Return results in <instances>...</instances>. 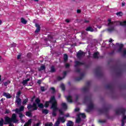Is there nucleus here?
Returning <instances> with one entry per match:
<instances>
[{"instance_id": "1", "label": "nucleus", "mask_w": 126, "mask_h": 126, "mask_svg": "<svg viewBox=\"0 0 126 126\" xmlns=\"http://www.w3.org/2000/svg\"><path fill=\"white\" fill-rule=\"evenodd\" d=\"M50 103L52 104L50 109L53 110L52 116L53 117H56L57 116V111L59 110V108H58V102H57L55 96H51L49 101H46L44 107L48 108L50 105Z\"/></svg>"}, {"instance_id": "2", "label": "nucleus", "mask_w": 126, "mask_h": 126, "mask_svg": "<svg viewBox=\"0 0 126 126\" xmlns=\"http://www.w3.org/2000/svg\"><path fill=\"white\" fill-rule=\"evenodd\" d=\"M38 107L40 109H44V104L41 103V100L39 98L35 99V103L33 102L32 105L30 104H28L27 108L28 110H30V109H32V111H37V110H38Z\"/></svg>"}, {"instance_id": "3", "label": "nucleus", "mask_w": 126, "mask_h": 126, "mask_svg": "<svg viewBox=\"0 0 126 126\" xmlns=\"http://www.w3.org/2000/svg\"><path fill=\"white\" fill-rule=\"evenodd\" d=\"M17 118L16 114L15 113L12 115L11 118L8 116H6L4 117V125H9L11 126V125H12V124H11L12 122L14 123V124H16V123L18 122V120H17Z\"/></svg>"}, {"instance_id": "4", "label": "nucleus", "mask_w": 126, "mask_h": 126, "mask_svg": "<svg viewBox=\"0 0 126 126\" xmlns=\"http://www.w3.org/2000/svg\"><path fill=\"white\" fill-rule=\"evenodd\" d=\"M87 102H90L88 105V108L86 110L87 113H89L91 111H92L94 109V104L92 102L91 96H86L84 97V103H86Z\"/></svg>"}, {"instance_id": "5", "label": "nucleus", "mask_w": 126, "mask_h": 126, "mask_svg": "<svg viewBox=\"0 0 126 126\" xmlns=\"http://www.w3.org/2000/svg\"><path fill=\"white\" fill-rule=\"evenodd\" d=\"M126 109L121 107L115 111L116 115H122L123 118L126 117Z\"/></svg>"}, {"instance_id": "6", "label": "nucleus", "mask_w": 126, "mask_h": 126, "mask_svg": "<svg viewBox=\"0 0 126 126\" xmlns=\"http://www.w3.org/2000/svg\"><path fill=\"white\" fill-rule=\"evenodd\" d=\"M94 71L96 75H97V76H99V77H102V76L104 75L103 72H102L101 68L100 66L97 67L94 69Z\"/></svg>"}, {"instance_id": "7", "label": "nucleus", "mask_w": 126, "mask_h": 126, "mask_svg": "<svg viewBox=\"0 0 126 126\" xmlns=\"http://www.w3.org/2000/svg\"><path fill=\"white\" fill-rule=\"evenodd\" d=\"M110 110V107H104L102 109H98V112L99 114H105L106 117H108V113Z\"/></svg>"}, {"instance_id": "8", "label": "nucleus", "mask_w": 126, "mask_h": 126, "mask_svg": "<svg viewBox=\"0 0 126 126\" xmlns=\"http://www.w3.org/2000/svg\"><path fill=\"white\" fill-rule=\"evenodd\" d=\"M114 67L116 70H118L116 73L117 75H121L122 74V66L121 65H116Z\"/></svg>"}, {"instance_id": "9", "label": "nucleus", "mask_w": 126, "mask_h": 126, "mask_svg": "<svg viewBox=\"0 0 126 126\" xmlns=\"http://www.w3.org/2000/svg\"><path fill=\"white\" fill-rule=\"evenodd\" d=\"M84 56H85V52L81 50H79V51L77 53L76 57L78 59H81V57H84Z\"/></svg>"}, {"instance_id": "10", "label": "nucleus", "mask_w": 126, "mask_h": 126, "mask_svg": "<svg viewBox=\"0 0 126 126\" xmlns=\"http://www.w3.org/2000/svg\"><path fill=\"white\" fill-rule=\"evenodd\" d=\"M86 63L84 62H80L78 61H76L75 62V67H77V66H79L80 65H85Z\"/></svg>"}, {"instance_id": "11", "label": "nucleus", "mask_w": 126, "mask_h": 126, "mask_svg": "<svg viewBox=\"0 0 126 126\" xmlns=\"http://www.w3.org/2000/svg\"><path fill=\"white\" fill-rule=\"evenodd\" d=\"M35 27L36 28V29L34 31L35 33H39L41 31V26L39 24H35Z\"/></svg>"}, {"instance_id": "12", "label": "nucleus", "mask_w": 126, "mask_h": 126, "mask_svg": "<svg viewBox=\"0 0 126 126\" xmlns=\"http://www.w3.org/2000/svg\"><path fill=\"white\" fill-rule=\"evenodd\" d=\"M105 88H106V89L113 90L114 89V85L112 83L107 84L106 85Z\"/></svg>"}, {"instance_id": "13", "label": "nucleus", "mask_w": 126, "mask_h": 126, "mask_svg": "<svg viewBox=\"0 0 126 126\" xmlns=\"http://www.w3.org/2000/svg\"><path fill=\"white\" fill-rule=\"evenodd\" d=\"M83 77H84V73H81L80 76L79 77H77L75 79V81H80L82 79H83Z\"/></svg>"}, {"instance_id": "14", "label": "nucleus", "mask_w": 126, "mask_h": 126, "mask_svg": "<svg viewBox=\"0 0 126 126\" xmlns=\"http://www.w3.org/2000/svg\"><path fill=\"white\" fill-rule=\"evenodd\" d=\"M29 111H27L26 113V116H27V117H29V118H32V113L31 112L34 111L33 110V109L32 110H30V109H29Z\"/></svg>"}, {"instance_id": "15", "label": "nucleus", "mask_w": 126, "mask_h": 126, "mask_svg": "<svg viewBox=\"0 0 126 126\" xmlns=\"http://www.w3.org/2000/svg\"><path fill=\"white\" fill-rule=\"evenodd\" d=\"M16 99L15 102L17 103L18 106H20L21 105V98L20 97H16Z\"/></svg>"}, {"instance_id": "16", "label": "nucleus", "mask_w": 126, "mask_h": 126, "mask_svg": "<svg viewBox=\"0 0 126 126\" xmlns=\"http://www.w3.org/2000/svg\"><path fill=\"white\" fill-rule=\"evenodd\" d=\"M3 95L4 96V97H6L7 99H10V98H11V95L8 93H3Z\"/></svg>"}, {"instance_id": "17", "label": "nucleus", "mask_w": 126, "mask_h": 126, "mask_svg": "<svg viewBox=\"0 0 126 126\" xmlns=\"http://www.w3.org/2000/svg\"><path fill=\"white\" fill-rule=\"evenodd\" d=\"M123 48H124V44H119V48L118 50L119 53H122V52H123Z\"/></svg>"}, {"instance_id": "18", "label": "nucleus", "mask_w": 126, "mask_h": 126, "mask_svg": "<svg viewBox=\"0 0 126 126\" xmlns=\"http://www.w3.org/2000/svg\"><path fill=\"white\" fill-rule=\"evenodd\" d=\"M116 22H117V23H119L120 25H121V26H126V21H124L123 22L118 21Z\"/></svg>"}, {"instance_id": "19", "label": "nucleus", "mask_w": 126, "mask_h": 126, "mask_svg": "<svg viewBox=\"0 0 126 126\" xmlns=\"http://www.w3.org/2000/svg\"><path fill=\"white\" fill-rule=\"evenodd\" d=\"M31 124H32V119H30L27 123H25L24 126H29L31 125Z\"/></svg>"}, {"instance_id": "20", "label": "nucleus", "mask_w": 126, "mask_h": 126, "mask_svg": "<svg viewBox=\"0 0 126 126\" xmlns=\"http://www.w3.org/2000/svg\"><path fill=\"white\" fill-rule=\"evenodd\" d=\"M68 60V56H67V54H64L63 56L64 63H66Z\"/></svg>"}, {"instance_id": "21", "label": "nucleus", "mask_w": 126, "mask_h": 126, "mask_svg": "<svg viewBox=\"0 0 126 126\" xmlns=\"http://www.w3.org/2000/svg\"><path fill=\"white\" fill-rule=\"evenodd\" d=\"M67 101L69 103H72V97L71 95H68L67 97Z\"/></svg>"}, {"instance_id": "22", "label": "nucleus", "mask_w": 126, "mask_h": 126, "mask_svg": "<svg viewBox=\"0 0 126 126\" xmlns=\"http://www.w3.org/2000/svg\"><path fill=\"white\" fill-rule=\"evenodd\" d=\"M99 52H94L93 55L94 59H98L99 58Z\"/></svg>"}, {"instance_id": "23", "label": "nucleus", "mask_w": 126, "mask_h": 126, "mask_svg": "<svg viewBox=\"0 0 126 126\" xmlns=\"http://www.w3.org/2000/svg\"><path fill=\"white\" fill-rule=\"evenodd\" d=\"M61 106L64 110H67V105H66V103H62L61 104Z\"/></svg>"}, {"instance_id": "24", "label": "nucleus", "mask_w": 126, "mask_h": 126, "mask_svg": "<svg viewBox=\"0 0 126 126\" xmlns=\"http://www.w3.org/2000/svg\"><path fill=\"white\" fill-rule=\"evenodd\" d=\"M86 31L90 32H94V29L92 28L91 27H89L86 28Z\"/></svg>"}, {"instance_id": "25", "label": "nucleus", "mask_w": 126, "mask_h": 126, "mask_svg": "<svg viewBox=\"0 0 126 126\" xmlns=\"http://www.w3.org/2000/svg\"><path fill=\"white\" fill-rule=\"evenodd\" d=\"M74 124L71 121H68L67 123L66 124V126H73Z\"/></svg>"}, {"instance_id": "26", "label": "nucleus", "mask_w": 126, "mask_h": 126, "mask_svg": "<svg viewBox=\"0 0 126 126\" xmlns=\"http://www.w3.org/2000/svg\"><path fill=\"white\" fill-rule=\"evenodd\" d=\"M42 113L45 115H48V114H49V110L42 108Z\"/></svg>"}, {"instance_id": "27", "label": "nucleus", "mask_w": 126, "mask_h": 126, "mask_svg": "<svg viewBox=\"0 0 126 126\" xmlns=\"http://www.w3.org/2000/svg\"><path fill=\"white\" fill-rule=\"evenodd\" d=\"M46 69V66L45 65H41L40 67L38 68V71H42V70H45Z\"/></svg>"}, {"instance_id": "28", "label": "nucleus", "mask_w": 126, "mask_h": 126, "mask_svg": "<svg viewBox=\"0 0 126 126\" xmlns=\"http://www.w3.org/2000/svg\"><path fill=\"white\" fill-rule=\"evenodd\" d=\"M89 90V87H85L82 89V91L83 92H87Z\"/></svg>"}, {"instance_id": "29", "label": "nucleus", "mask_w": 126, "mask_h": 126, "mask_svg": "<svg viewBox=\"0 0 126 126\" xmlns=\"http://www.w3.org/2000/svg\"><path fill=\"white\" fill-rule=\"evenodd\" d=\"M58 120L60 121V122H62L63 124L65 122V120L64 119V117H59L58 118Z\"/></svg>"}, {"instance_id": "30", "label": "nucleus", "mask_w": 126, "mask_h": 126, "mask_svg": "<svg viewBox=\"0 0 126 126\" xmlns=\"http://www.w3.org/2000/svg\"><path fill=\"white\" fill-rule=\"evenodd\" d=\"M21 21L23 24H27V21L24 18H21Z\"/></svg>"}, {"instance_id": "31", "label": "nucleus", "mask_w": 126, "mask_h": 126, "mask_svg": "<svg viewBox=\"0 0 126 126\" xmlns=\"http://www.w3.org/2000/svg\"><path fill=\"white\" fill-rule=\"evenodd\" d=\"M81 122V118H80V117L79 116L76 119V123L77 124H80V123Z\"/></svg>"}, {"instance_id": "32", "label": "nucleus", "mask_w": 126, "mask_h": 126, "mask_svg": "<svg viewBox=\"0 0 126 126\" xmlns=\"http://www.w3.org/2000/svg\"><path fill=\"white\" fill-rule=\"evenodd\" d=\"M108 21L109 22L108 26L110 27L111 25H114V22H112V19H109Z\"/></svg>"}, {"instance_id": "33", "label": "nucleus", "mask_w": 126, "mask_h": 126, "mask_svg": "<svg viewBox=\"0 0 126 126\" xmlns=\"http://www.w3.org/2000/svg\"><path fill=\"white\" fill-rule=\"evenodd\" d=\"M125 120H126V116L123 117L122 120L121 126H125Z\"/></svg>"}, {"instance_id": "34", "label": "nucleus", "mask_w": 126, "mask_h": 126, "mask_svg": "<svg viewBox=\"0 0 126 126\" xmlns=\"http://www.w3.org/2000/svg\"><path fill=\"white\" fill-rule=\"evenodd\" d=\"M61 124V121L58 119L57 122L55 123V126H60Z\"/></svg>"}, {"instance_id": "35", "label": "nucleus", "mask_w": 126, "mask_h": 126, "mask_svg": "<svg viewBox=\"0 0 126 126\" xmlns=\"http://www.w3.org/2000/svg\"><path fill=\"white\" fill-rule=\"evenodd\" d=\"M108 31H109V32H112L115 30V28L114 27V26L111 27L109 28L108 29Z\"/></svg>"}, {"instance_id": "36", "label": "nucleus", "mask_w": 126, "mask_h": 126, "mask_svg": "<svg viewBox=\"0 0 126 126\" xmlns=\"http://www.w3.org/2000/svg\"><path fill=\"white\" fill-rule=\"evenodd\" d=\"M20 95H21V92L20 91H19L17 93L16 98H19L20 97Z\"/></svg>"}, {"instance_id": "37", "label": "nucleus", "mask_w": 126, "mask_h": 126, "mask_svg": "<svg viewBox=\"0 0 126 126\" xmlns=\"http://www.w3.org/2000/svg\"><path fill=\"white\" fill-rule=\"evenodd\" d=\"M3 124H4V121H3V119L1 118L0 121V126H3Z\"/></svg>"}, {"instance_id": "38", "label": "nucleus", "mask_w": 126, "mask_h": 126, "mask_svg": "<svg viewBox=\"0 0 126 126\" xmlns=\"http://www.w3.org/2000/svg\"><path fill=\"white\" fill-rule=\"evenodd\" d=\"M51 72H56V69L55 68V66H51Z\"/></svg>"}, {"instance_id": "39", "label": "nucleus", "mask_w": 126, "mask_h": 126, "mask_svg": "<svg viewBox=\"0 0 126 126\" xmlns=\"http://www.w3.org/2000/svg\"><path fill=\"white\" fill-rule=\"evenodd\" d=\"M123 14H124L122 13V12L121 11L116 13V15H117V16H123Z\"/></svg>"}, {"instance_id": "40", "label": "nucleus", "mask_w": 126, "mask_h": 126, "mask_svg": "<svg viewBox=\"0 0 126 126\" xmlns=\"http://www.w3.org/2000/svg\"><path fill=\"white\" fill-rule=\"evenodd\" d=\"M61 88H62L63 91H64L65 90V87L63 84H61Z\"/></svg>"}, {"instance_id": "41", "label": "nucleus", "mask_w": 126, "mask_h": 126, "mask_svg": "<svg viewBox=\"0 0 126 126\" xmlns=\"http://www.w3.org/2000/svg\"><path fill=\"white\" fill-rule=\"evenodd\" d=\"M27 102H28V98L24 99V100L23 101V104L26 105V104H27Z\"/></svg>"}, {"instance_id": "42", "label": "nucleus", "mask_w": 126, "mask_h": 126, "mask_svg": "<svg viewBox=\"0 0 126 126\" xmlns=\"http://www.w3.org/2000/svg\"><path fill=\"white\" fill-rule=\"evenodd\" d=\"M80 115L81 116V118L83 119H85V118H86V115L85 113H81L80 114Z\"/></svg>"}, {"instance_id": "43", "label": "nucleus", "mask_w": 126, "mask_h": 126, "mask_svg": "<svg viewBox=\"0 0 126 126\" xmlns=\"http://www.w3.org/2000/svg\"><path fill=\"white\" fill-rule=\"evenodd\" d=\"M67 74V72H66V71H64L63 72V78H65Z\"/></svg>"}, {"instance_id": "44", "label": "nucleus", "mask_w": 126, "mask_h": 126, "mask_svg": "<svg viewBox=\"0 0 126 126\" xmlns=\"http://www.w3.org/2000/svg\"><path fill=\"white\" fill-rule=\"evenodd\" d=\"M51 90H52V94H55V93H56V89H55V88L52 87L51 88Z\"/></svg>"}, {"instance_id": "45", "label": "nucleus", "mask_w": 126, "mask_h": 126, "mask_svg": "<svg viewBox=\"0 0 126 126\" xmlns=\"http://www.w3.org/2000/svg\"><path fill=\"white\" fill-rule=\"evenodd\" d=\"M9 83H10V81H7L4 83V86H7V85H8V84H9Z\"/></svg>"}, {"instance_id": "46", "label": "nucleus", "mask_w": 126, "mask_h": 126, "mask_svg": "<svg viewBox=\"0 0 126 126\" xmlns=\"http://www.w3.org/2000/svg\"><path fill=\"white\" fill-rule=\"evenodd\" d=\"M40 90L42 92H45L46 89H45V87H40Z\"/></svg>"}, {"instance_id": "47", "label": "nucleus", "mask_w": 126, "mask_h": 126, "mask_svg": "<svg viewBox=\"0 0 126 126\" xmlns=\"http://www.w3.org/2000/svg\"><path fill=\"white\" fill-rule=\"evenodd\" d=\"M63 77H62L61 76H58L57 77V80H58V81H61V80H63Z\"/></svg>"}, {"instance_id": "48", "label": "nucleus", "mask_w": 126, "mask_h": 126, "mask_svg": "<svg viewBox=\"0 0 126 126\" xmlns=\"http://www.w3.org/2000/svg\"><path fill=\"white\" fill-rule=\"evenodd\" d=\"M114 54H115V51L113 50L111 52H109L108 53V55H109V56H113V55H114Z\"/></svg>"}, {"instance_id": "49", "label": "nucleus", "mask_w": 126, "mask_h": 126, "mask_svg": "<svg viewBox=\"0 0 126 126\" xmlns=\"http://www.w3.org/2000/svg\"><path fill=\"white\" fill-rule=\"evenodd\" d=\"M28 82L26 81V80H24L22 82V84L23 85H26V84H27Z\"/></svg>"}, {"instance_id": "50", "label": "nucleus", "mask_w": 126, "mask_h": 126, "mask_svg": "<svg viewBox=\"0 0 126 126\" xmlns=\"http://www.w3.org/2000/svg\"><path fill=\"white\" fill-rule=\"evenodd\" d=\"M19 110L20 112H22L23 111H24V106H22L20 107Z\"/></svg>"}, {"instance_id": "51", "label": "nucleus", "mask_w": 126, "mask_h": 126, "mask_svg": "<svg viewBox=\"0 0 126 126\" xmlns=\"http://www.w3.org/2000/svg\"><path fill=\"white\" fill-rule=\"evenodd\" d=\"M90 84H91L90 81L87 82V83H86L87 86L86 87H88L89 88V87H90Z\"/></svg>"}, {"instance_id": "52", "label": "nucleus", "mask_w": 126, "mask_h": 126, "mask_svg": "<svg viewBox=\"0 0 126 126\" xmlns=\"http://www.w3.org/2000/svg\"><path fill=\"white\" fill-rule=\"evenodd\" d=\"M69 66H70V64H69V63H66L65 64V67L66 68H68L69 67Z\"/></svg>"}, {"instance_id": "53", "label": "nucleus", "mask_w": 126, "mask_h": 126, "mask_svg": "<svg viewBox=\"0 0 126 126\" xmlns=\"http://www.w3.org/2000/svg\"><path fill=\"white\" fill-rule=\"evenodd\" d=\"M59 112L60 115H63V114H64L63 111L62 110L59 109Z\"/></svg>"}, {"instance_id": "54", "label": "nucleus", "mask_w": 126, "mask_h": 126, "mask_svg": "<svg viewBox=\"0 0 126 126\" xmlns=\"http://www.w3.org/2000/svg\"><path fill=\"white\" fill-rule=\"evenodd\" d=\"M19 117L20 119H22L23 118V114L22 113H19Z\"/></svg>"}, {"instance_id": "55", "label": "nucleus", "mask_w": 126, "mask_h": 126, "mask_svg": "<svg viewBox=\"0 0 126 126\" xmlns=\"http://www.w3.org/2000/svg\"><path fill=\"white\" fill-rule=\"evenodd\" d=\"M45 126H53V123L46 124Z\"/></svg>"}, {"instance_id": "56", "label": "nucleus", "mask_w": 126, "mask_h": 126, "mask_svg": "<svg viewBox=\"0 0 126 126\" xmlns=\"http://www.w3.org/2000/svg\"><path fill=\"white\" fill-rule=\"evenodd\" d=\"M99 123H106V122H107V120H99Z\"/></svg>"}, {"instance_id": "57", "label": "nucleus", "mask_w": 126, "mask_h": 126, "mask_svg": "<svg viewBox=\"0 0 126 126\" xmlns=\"http://www.w3.org/2000/svg\"><path fill=\"white\" fill-rule=\"evenodd\" d=\"M15 112L16 113H17V114H18V113L20 112V110L18 108H16L15 110Z\"/></svg>"}, {"instance_id": "58", "label": "nucleus", "mask_w": 126, "mask_h": 126, "mask_svg": "<svg viewBox=\"0 0 126 126\" xmlns=\"http://www.w3.org/2000/svg\"><path fill=\"white\" fill-rule=\"evenodd\" d=\"M40 125H41V122H38L36 124H34L33 126H39Z\"/></svg>"}, {"instance_id": "59", "label": "nucleus", "mask_w": 126, "mask_h": 126, "mask_svg": "<svg viewBox=\"0 0 126 126\" xmlns=\"http://www.w3.org/2000/svg\"><path fill=\"white\" fill-rule=\"evenodd\" d=\"M37 83L38 84H39V85H40V84H41V83H42V80L39 79L37 81Z\"/></svg>"}, {"instance_id": "60", "label": "nucleus", "mask_w": 126, "mask_h": 126, "mask_svg": "<svg viewBox=\"0 0 126 126\" xmlns=\"http://www.w3.org/2000/svg\"><path fill=\"white\" fill-rule=\"evenodd\" d=\"M10 113V111L8 109H6L5 112V114H9Z\"/></svg>"}, {"instance_id": "61", "label": "nucleus", "mask_w": 126, "mask_h": 126, "mask_svg": "<svg viewBox=\"0 0 126 126\" xmlns=\"http://www.w3.org/2000/svg\"><path fill=\"white\" fill-rule=\"evenodd\" d=\"M75 72H76L80 73V69H79V68H76V70H75Z\"/></svg>"}, {"instance_id": "62", "label": "nucleus", "mask_w": 126, "mask_h": 126, "mask_svg": "<svg viewBox=\"0 0 126 126\" xmlns=\"http://www.w3.org/2000/svg\"><path fill=\"white\" fill-rule=\"evenodd\" d=\"M27 56L28 57V58H31V53H28Z\"/></svg>"}, {"instance_id": "63", "label": "nucleus", "mask_w": 126, "mask_h": 126, "mask_svg": "<svg viewBox=\"0 0 126 126\" xmlns=\"http://www.w3.org/2000/svg\"><path fill=\"white\" fill-rule=\"evenodd\" d=\"M123 56H126V50L123 51Z\"/></svg>"}, {"instance_id": "64", "label": "nucleus", "mask_w": 126, "mask_h": 126, "mask_svg": "<svg viewBox=\"0 0 126 126\" xmlns=\"http://www.w3.org/2000/svg\"><path fill=\"white\" fill-rule=\"evenodd\" d=\"M79 108H76L75 109V112H79Z\"/></svg>"}]
</instances>
